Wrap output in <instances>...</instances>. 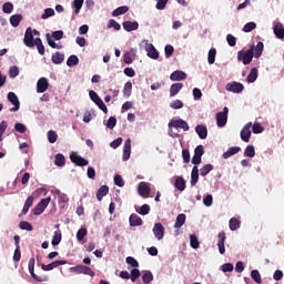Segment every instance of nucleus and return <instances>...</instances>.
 Instances as JSON below:
<instances>
[{
	"instance_id": "4",
	"label": "nucleus",
	"mask_w": 284,
	"mask_h": 284,
	"mask_svg": "<svg viewBox=\"0 0 284 284\" xmlns=\"http://www.w3.org/2000/svg\"><path fill=\"white\" fill-rule=\"evenodd\" d=\"M34 263H36L34 257H31L29 260V263H28L29 272H30L32 278L34 281H37L38 283H43V282L48 281V276H45V275H37L34 273Z\"/></svg>"
},
{
	"instance_id": "17",
	"label": "nucleus",
	"mask_w": 284,
	"mask_h": 284,
	"mask_svg": "<svg viewBox=\"0 0 284 284\" xmlns=\"http://www.w3.org/2000/svg\"><path fill=\"white\" fill-rule=\"evenodd\" d=\"M150 192H152V189H150V185L148 183L142 182L139 185V194L140 196H143V199H148L150 196Z\"/></svg>"
},
{
	"instance_id": "24",
	"label": "nucleus",
	"mask_w": 284,
	"mask_h": 284,
	"mask_svg": "<svg viewBox=\"0 0 284 284\" xmlns=\"http://www.w3.org/2000/svg\"><path fill=\"white\" fill-rule=\"evenodd\" d=\"M110 192V187L108 185H102L97 192V199L98 201H103V196H108V193Z\"/></svg>"
},
{
	"instance_id": "23",
	"label": "nucleus",
	"mask_w": 284,
	"mask_h": 284,
	"mask_svg": "<svg viewBox=\"0 0 284 284\" xmlns=\"http://www.w3.org/2000/svg\"><path fill=\"white\" fill-rule=\"evenodd\" d=\"M195 132L200 139H207V126L199 124L195 126Z\"/></svg>"
},
{
	"instance_id": "11",
	"label": "nucleus",
	"mask_w": 284,
	"mask_h": 284,
	"mask_svg": "<svg viewBox=\"0 0 284 284\" xmlns=\"http://www.w3.org/2000/svg\"><path fill=\"white\" fill-rule=\"evenodd\" d=\"M70 160L72 163H74V165H78L79 168H85V165H89L90 162H88V160H85V158L77 154V153H72L70 155Z\"/></svg>"
},
{
	"instance_id": "58",
	"label": "nucleus",
	"mask_w": 284,
	"mask_h": 284,
	"mask_svg": "<svg viewBox=\"0 0 284 284\" xmlns=\"http://www.w3.org/2000/svg\"><path fill=\"white\" fill-rule=\"evenodd\" d=\"M252 130L253 134H262V132H264L265 129L261 124L254 123Z\"/></svg>"
},
{
	"instance_id": "33",
	"label": "nucleus",
	"mask_w": 284,
	"mask_h": 284,
	"mask_svg": "<svg viewBox=\"0 0 284 284\" xmlns=\"http://www.w3.org/2000/svg\"><path fill=\"white\" fill-rule=\"evenodd\" d=\"M23 21V16L21 14H14L10 17V23L13 28H18L19 23Z\"/></svg>"
},
{
	"instance_id": "52",
	"label": "nucleus",
	"mask_w": 284,
	"mask_h": 284,
	"mask_svg": "<svg viewBox=\"0 0 284 284\" xmlns=\"http://www.w3.org/2000/svg\"><path fill=\"white\" fill-rule=\"evenodd\" d=\"M123 94H124V97H131V94H132V82H126L125 84H124V89H123Z\"/></svg>"
},
{
	"instance_id": "51",
	"label": "nucleus",
	"mask_w": 284,
	"mask_h": 284,
	"mask_svg": "<svg viewBox=\"0 0 284 284\" xmlns=\"http://www.w3.org/2000/svg\"><path fill=\"white\" fill-rule=\"evenodd\" d=\"M141 276V271H139V268H133L131 271V275L130 278L132 281V283H136V280Z\"/></svg>"
},
{
	"instance_id": "57",
	"label": "nucleus",
	"mask_w": 284,
	"mask_h": 284,
	"mask_svg": "<svg viewBox=\"0 0 284 284\" xmlns=\"http://www.w3.org/2000/svg\"><path fill=\"white\" fill-rule=\"evenodd\" d=\"M115 126H116V118L110 116L108 122H106V128L109 130H114Z\"/></svg>"
},
{
	"instance_id": "8",
	"label": "nucleus",
	"mask_w": 284,
	"mask_h": 284,
	"mask_svg": "<svg viewBox=\"0 0 284 284\" xmlns=\"http://www.w3.org/2000/svg\"><path fill=\"white\" fill-rule=\"evenodd\" d=\"M24 45L27 48H34V43H37V39H34V34L32 33V28H27L23 39Z\"/></svg>"
},
{
	"instance_id": "35",
	"label": "nucleus",
	"mask_w": 284,
	"mask_h": 284,
	"mask_svg": "<svg viewBox=\"0 0 284 284\" xmlns=\"http://www.w3.org/2000/svg\"><path fill=\"white\" fill-rule=\"evenodd\" d=\"M244 156H248V159H254L256 156V150L254 149V145H247L244 150Z\"/></svg>"
},
{
	"instance_id": "53",
	"label": "nucleus",
	"mask_w": 284,
	"mask_h": 284,
	"mask_svg": "<svg viewBox=\"0 0 284 284\" xmlns=\"http://www.w3.org/2000/svg\"><path fill=\"white\" fill-rule=\"evenodd\" d=\"M34 216H40V214H43L45 212V207L41 206V204H37L34 209L32 210Z\"/></svg>"
},
{
	"instance_id": "46",
	"label": "nucleus",
	"mask_w": 284,
	"mask_h": 284,
	"mask_svg": "<svg viewBox=\"0 0 284 284\" xmlns=\"http://www.w3.org/2000/svg\"><path fill=\"white\" fill-rule=\"evenodd\" d=\"M57 139H59V134H57L55 131L50 130L48 132V141H49V143H57Z\"/></svg>"
},
{
	"instance_id": "42",
	"label": "nucleus",
	"mask_w": 284,
	"mask_h": 284,
	"mask_svg": "<svg viewBox=\"0 0 284 284\" xmlns=\"http://www.w3.org/2000/svg\"><path fill=\"white\" fill-rule=\"evenodd\" d=\"M251 277L253 278L254 282H256L257 284L263 283V278L261 277V273L258 272V270H253L251 272Z\"/></svg>"
},
{
	"instance_id": "20",
	"label": "nucleus",
	"mask_w": 284,
	"mask_h": 284,
	"mask_svg": "<svg viewBox=\"0 0 284 284\" xmlns=\"http://www.w3.org/2000/svg\"><path fill=\"white\" fill-rule=\"evenodd\" d=\"M145 51L148 57H150V59H154V60L159 59V51L156 50V48H154V44L152 43L146 44Z\"/></svg>"
},
{
	"instance_id": "10",
	"label": "nucleus",
	"mask_w": 284,
	"mask_h": 284,
	"mask_svg": "<svg viewBox=\"0 0 284 284\" xmlns=\"http://www.w3.org/2000/svg\"><path fill=\"white\" fill-rule=\"evenodd\" d=\"M169 128H176V129H181L184 132L190 131V125L187 124V122L183 119H179V120H173L171 122H169Z\"/></svg>"
},
{
	"instance_id": "43",
	"label": "nucleus",
	"mask_w": 284,
	"mask_h": 284,
	"mask_svg": "<svg viewBox=\"0 0 284 284\" xmlns=\"http://www.w3.org/2000/svg\"><path fill=\"white\" fill-rule=\"evenodd\" d=\"M12 10H14V4H12V2H6L2 6V11L4 14H12Z\"/></svg>"
},
{
	"instance_id": "9",
	"label": "nucleus",
	"mask_w": 284,
	"mask_h": 284,
	"mask_svg": "<svg viewBox=\"0 0 284 284\" xmlns=\"http://www.w3.org/2000/svg\"><path fill=\"white\" fill-rule=\"evenodd\" d=\"M252 122H248L244 125V128L241 130L240 136L244 143H250V139L252 136Z\"/></svg>"
},
{
	"instance_id": "56",
	"label": "nucleus",
	"mask_w": 284,
	"mask_h": 284,
	"mask_svg": "<svg viewBox=\"0 0 284 284\" xmlns=\"http://www.w3.org/2000/svg\"><path fill=\"white\" fill-rule=\"evenodd\" d=\"M170 106L172 108V110H181L183 108V101L174 100L173 102H171Z\"/></svg>"
},
{
	"instance_id": "3",
	"label": "nucleus",
	"mask_w": 284,
	"mask_h": 284,
	"mask_svg": "<svg viewBox=\"0 0 284 284\" xmlns=\"http://www.w3.org/2000/svg\"><path fill=\"white\" fill-rule=\"evenodd\" d=\"M89 95L91 101H93V103H95V105H98V108L102 110L104 114H108V106L105 105L103 100L99 97V94L95 91H90Z\"/></svg>"
},
{
	"instance_id": "59",
	"label": "nucleus",
	"mask_w": 284,
	"mask_h": 284,
	"mask_svg": "<svg viewBox=\"0 0 284 284\" xmlns=\"http://www.w3.org/2000/svg\"><path fill=\"white\" fill-rule=\"evenodd\" d=\"M114 185H118V187H123L125 185V181H123V178L119 174L114 176Z\"/></svg>"
},
{
	"instance_id": "50",
	"label": "nucleus",
	"mask_w": 284,
	"mask_h": 284,
	"mask_svg": "<svg viewBox=\"0 0 284 284\" xmlns=\"http://www.w3.org/2000/svg\"><path fill=\"white\" fill-rule=\"evenodd\" d=\"M85 236H88V229H80L78 232H77V240L79 242L83 241V239H85Z\"/></svg>"
},
{
	"instance_id": "6",
	"label": "nucleus",
	"mask_w": 284,
	"mask_h": 284,
	"mask_svg": "<svg viewBox=\"0 0 284 284\" xmlns=\"http://www.w3.org/2000/svg\"><path fill=\"white\" fill-rule=\"evenodd\" d=\"M7 99L9 103L14 105L13 108L9 109V112H19V109L21 108V102L19 101V97H17V93L9 92Z\"/></svg>"
},
{
	"instance_id": "37",
	"label": "nucleus",
	"mask_w": 284,
	"mask_h": 284,
	"mask_svg": "<svg viewBox=\"0 0 284 284\" xmlns=\"http://www.w3.org/2000/svg\"><path fill=\"white\" fill-rule=\"evenodd\" d=\"M54 163L58 168H63V165H65V155L58 153Z\"/></svg>"
},
{
	"instance_id": "26",
	"label": "nucleus",
	"mask_w": 284,
	"mask_h": 284,
	"mask_svg": "<svg viewBox=\"0 0 284 284\" xmlns=\"http://www.w3.org/2000/svg\"><path fill=\"white\" fill-rule=\"evenodd\" d=\"M257 79H258V69L252 68L246 78V81H247V83H254V81H256Z\"/></svg>"
},
{
	"instance_id": "63",
	"label": "nucleus",
	"mask_w": 284,
	"mask_h": 284,
	"mask_svg": "<svg viewBox=\"0 0 284 284\" xmlns=\"http://www.w3.org/2000/svg\"><path fill=\"white\" fill-rule=\"evenodd\" d=\"M226 41L231 48H234V45H236V37L232 36V34L226 36Z\"/></svg>"
},
{
	"instance_id": "19",
	"label": "nucleus",
	"mask_w": 284,
	"mask_h": 284,
	"mask_svg": "<svg viewBox=\"0 0 284 284\" xmlns=\"http://www.w3.org/2000/svg\"><path fill=\"white\" fill-rule=\"evenodd\" d=\"M33 204H34V196L30 195L24 202L23 209L21 211V216H26V214L30 212V207H32Z\"/></svg>"
},
{
	"instance_id": "39",
	"label": "nucleus",
	"mask_w": 284,
	"mask_h": 284,
	"mask_svg": "<svg viewBox=\"0 0 284 284\" xmlns=\"http://www.w3.org/2000/svg\"><path fill=\"white\" fill-rule=\"evenodd\" d=\"M37 45L39 54H45V47L43 45V41L41 38H36L34 47Z\"/></svg>"
},
{
	"instance_id": "25",
	"label": "nucleus",
	"mask_w": 284,
	"mask_h": 284,
	"mask_svg": "<svg viewBox=\"0 0 284 284\" xmlns=\"http://www.w3.org/2000/svg\"><path fill=\"white\" fill-rule=\"evenodd\" d=\"M199 183V166H193L191 172V187Z\"/></svg>"
},
{
	"instance_id": "16",
	"label": "nucleus",
	"mask_w": 284,
	"mask_h": 284,
	"mask_svg": "<svg viewBox=\"0 0 284 284\" xmlns=\"http://www.w3.org/2000/svg\"><path fill=\"white\" fill-rule=\"evenodd\" d=\"M185 79H187V73L181 70H175L170 75L171 81H185Z\"/></svg>"
},
{
	"instance_id": "60",
	"label": "nucleus",
	"mask_w": 284,
	"mask_h": 284,
	"mask_svg": "<svg viewBox=\"0 0 284 284\" xmlns=\"http://www.w3.org/2000/svg\"><path fill=\"white\" fill-rule=\"evenodd\" d=\"M252 30H256L255 22H248L243 27V32H252Z\"/></svg>"
},
{
	"instance_id": "29",
	"label": "nucleus",
	"mask_w": 284,
	"mask_h": 284,
	"mask_svg": "<svg viewBox=\"0 0 284 284\" xmlns=\"http://www.w3.org/2000/svg\"><path fill=\"white\" fill-rule=\"evenodd\" d=\"M130 11V8L128 6L118 7L112 11V17H121V14H125Z\"/></svg>"
},
{
	"instance_id": "7",
	"label": "nucleus",
	"mask_w": 284,
	"mask_h": 284,
	"mask_svg": "<svg viewBox=\"0 0 284 284\" xmlns=\"http://www.w3.org/2000/svg\"><path fill=\"white\" fill-rule=\"evenodd\" d=\"M225 90L227 92H233V94H241L243 90H245V87L241 82H230L225 85Z\"/></svg>"
},
{
	"instance_id": "62",
	"label": "nucleus",
	"mask_w": 284,
	"mask_h": 284,
	"mask_svg": "<svg viewBox=\"0 0 284 284\" xmlns=\"http://www.w3.org/2000/svg\"><path fill=\"white\" fill-rule=\"evenodd\" d=\"M128 265H131V267H139V261L132 256L126 257Z\"/></svg>"
},
{
	"instance_id": "48",
	"label": "nucleus",
	"mask_w": 284,
	"mask_h": 284,
	"mask_svg": "<svg viewBox=\"0 0 284 284\" xmlns=\"http://www.w3.org/2000/svg\"><path fill=\"white\" fill-rule=\"evenodd\" d=\"M20 230H27V232H32V224L28 221H21L19 224Z\"/></svg>"
},
{
	"instance_id": "18",
	"label": "nucleus",
	"mask_w": 284,
	"mask_h": 284,
	"mask_svg": "<svg viewBox=\"0 0 284 284\" xmlns=\"http://www.w3.org/2000/svg\"><path fill=\"white\" fill-rule=\"evenodd\" d=\"M129 223L131 227H141V225H143V220L141 219V216L132 213L129 217Z\"/></svg>"
},
{
	"instance_id": "27",
	"label": "nucleus",
	"mask_w": 284,
	"mask_h": 284,
	"mask_svg": "<svg viewBox=\"0 0 284 284\" xmlns=\"http://www.w3.org/2000/svg\"><path fill=\"white\" fill-rule=\"evenodd\" d=\"M239 152H241V146H232L223 153V159H230V156H234V154H239Z\"/></svg>"
},
{
	"instance_id": "14",
	"label": "nucleus",
	"mask_w": 284,
	"mask_h": 284,
	"mask_svg": "<svg viewBox=\"0 0 284 284\" xmlns=\"http://www.w3.org/2000/svg\"><path fill=\"white\" fill-rule=\"evenodd\" d=\"M131 154H132V141L130 139H128L124 142L122 160L123 161H129Z\"/></svg>"
},
{
	"instance_id": "54",
	"label": "nucleus",
	"mask_w": 284,
	"mask_h": 284,
	"mask_svg": "<svg viewBox=\"0 0 284 284\" xmlns=\"http://www.w3.org/2000/svg\"><path fill=\"white\" fill-rule=\"evenodd\" d=\"M50 17H54V9L47 8L44 9V14L41 16V19H50Z\"/></svg>"
},
{
	"instance_id": "21",
	"label": "nucleus",
	"mask_w": 284,
	"mask_h": 284,
	"mask_svg": "<svg viewBox=\"0 0 284 284\" xmlns=\"http://www.w3.org/2000/svg\"><path fill=\"white\" fill-rule=\"evenodd\" d=\"M122 28L126 31V32H133V30H139V22L134 21H124L122 23Z\"/></svg>"
},
{
	"instance_id": "36",
	"label": "nucleus",
	"mask_w": 284,
	"mask_h": 284,
	"mask_svg": "<svg viewBox=\"0 0 284 284\" xmlns=\"http://www.w3.org/2000/svg\"><path fill=\"white\" fill-rule=\"evenodd\" d=\"M212 170H214V165L205 164L203 168L200 169L201 176H207Z\"/></svg>"
},
{
	"instance_id": "2",
	"label": "nucleus",
	"mask_w": 284,
	"mask_h": 284,
	"mask_svg": "<svg viewBox=\"0 0 284 284\" xmlns=\"http://www.w3.org/2000/svg\"><path fill=\"white\" fill-rule=\"evenodd\" d=\"M69 272H71L72 274H84L85 276H91L92 278H94L95 276L94 271L90 268V266L85 265L72 266L69 268Z\"/></svg>"
},
{
	"instance_id": "47",
	"label": "nucleus",
	"mask_w": 284,
	"mask_h": 284,
	"mask_svg": "<svg viewBox=\"0 0 284 284\" xmlns=\"http://www.w3.org/2000/svg\"><path fill=\"white\" fill-rule=\"evenodd\" d=\"M83 1L84 0H74L73 1L74 14H79V12H81V8H83Z\"/></svg>"
},
{
	"instance_id": "5",
	"label": "nucleus",
	"mask_w": 284,
	"mask_h": 284,
	"mask_svg": "<svg viewBox=\"0 0 284 284\" xmlns=\"http://www.w3.org/2000/svg\"><path fill=\"white\" fill-rule=\"evenodd\" d=\"M230 112V109L227 106H224L222 112H219L216 114V125L217 128H225L227 125V113Z\"/></svg>"
},
{
	"instance_id": "28",
	"label": "nucleus",
	"mask_w": 284,
	"mask_h": 284,
	"mask_svg": "<svg viewBox=\"0 0 284 284\" xmlns=\"http://www.w3.org/2000/svg\"><path fill=\"white\" fill-rule=\"evenodd\" d=\"M229 227L231 232H236L241 227V221L236 217H232L229 222Z\"/></svg>"
},
{
	"instance_id": "49",
	"label": "nucleus",
	"mask_w": 284,
	"mask_h": 284,
	"mask_svg": "<svg viewBox=\"0 0 284 284\" xmlns=\"http://www.w3.org/2000/svg\"><path fill=\"white\" fill-rule=\"evenodd\" d=\"M138 214H141V216H148L150 214V205L149 204H143L139 211H136Z\"/></svg>"
},
{
	"instance_id": "38",
	"label": "nucleus",
	"mask_w": 284,
	"mask_h": 284,
	"mask_svg": "<svg viewBox=\"0 0 284 284\" xmlns=\"http://www.w3.org/2000/svg\"><path fill=\"white\" fill-rule=\"evenodd\" d=\"M207 61H209L210 65H214V63L216 61V49H214V48L210 49V51L207 53Z\"/></svg>"
},
{
	"instance_id": "34",
	"label": "nucleus",
	"mask_w": 284,
	"mask_h": 284,
	"mask_svg": "<svg viewBox=\"0 0 284 284\" xmlns=\"http://www.w3.org/2000/svg\"><path fill=\"white\" fill-rule=\"evenodd\" d=\"M274 34L277 39H284V28L281 23L275 24Z\"/></svg>"
},
{
	"instance_id": "44",
	"label": "nucleus",
	"mask_w": 284,
	"mask_h": 284,
	"mask_svg": "<svg viewBox=\"0 0 284 284\" xmlns=\"http://www.w3.org/2000/svg\"><path fill=\"white\" fill-rule=\"evenodd\" d=\"M45 39H47L48 45H50V48H53L55 50H61V45H58L57 42L52 41V36H50V33L45 34Z\"/></svg>"
},
{
	"instance_id": "61",
	"label": "nucleus",
	"mask_w": 284,
	"mask_h": 284,
	"mask_svg": "<svg viewBox=\"0 0 284 284\" xmlns=\"http://www.w3.org/2000/svg\"><path fill=\"white\" fill-rule=\"evenodd\" d=\"M51 243H52L53 246L59 245V243H61V233L54 232V235L52 237V242Z\"/></svg>"
},
{
	"instance_id": "15",
	"label": "nucleus",
	"mask_w": 284,
	"mask_h": 284,
	"mask_svg": "<svg viewBox=\"0 0 284 284\" xmlns=\"http://www.w3.org/2000/svg\"><path fill=\"white\" fill-rule=\"evenodd\" d=\"M225 231L220 232L217 235V247L220 254H225Z\"/></svg>"
},
{
	"instance_id": "31",
	"label": "nucleus",
	"mask_w": 284,
	"mask_h": 284,
	"mask_svg": "<svg viewBox=\"0 0 284 284\" xmlns=\"http://www.w3.org/2000/svg\"><path fill=\"white\" fill-rule=\"evenodd\" d=\"M174 185L176 190H179L180 192H183L185 190V179H183V176H178L175 179Z\"/></svg>"
},
{
	"instance_id": "64",
	"label": "nucleus",
	"mask_w": 284,
	"mask_h": 284,
	"mask_svg": "<svg viewBox=\"0 0 284 284\" xmlns=\"http://www.w3.org/2000/svg\"><path fill=\"white\" fill-rule=\"evenodd\" d=\"M182 159L184 163H190V150L187 149L182 150Z\"/></svg>"
},
{
	"instance_id": "32",
	"label": "nucleus",
	"mask_w": 284,
	"mask_h": 284,
	"mask_svg": "<svg viewBox=\"0 0 284 284\" xmlns=\"http://www.w3.org/2000/svg\"><path fill=\"white\" fill-rule=\"evenodd\" d=\"M185 214L181 213L176 216V221L174 224L175 230H179L180 227H183V225H185Z\"/></svg>"
},
{
	"instance_id": "30",
	"label": "nucleus",
	"mask_w": 284,
	"mask_h": 284,
	"mask_svg": "<svg viewBox=\"0 0 284 284\" xmlns=\"http://www.w3.org/2000/svg\"><path fill=\"white\" fill-rule=\"evenodd\" d=\"M183 90V83H174L170 88V97H176L179 92Z\"/></svg>"
},
{
	"instance_id": "22",
	"label": "nucleus",
	"mask_w": 284,
	"mask_h": 284,
	"mask_svg": "<svg viewBox=\"0 0 284 284\" xmlns=\"http://www.w3.org/2000/svg\"><path fill=\"white\" fill-rule=\"evenodd\" d=\"M51 61L55 65H61V63H63V61H65V55L63 53L57 51L55 53L52 54Z\"/></svg>"
},
{
	"instance_id": "13",
	"label": "nucleus",
	"mask_w": 284,
	"mask_h": 284,
	"mask_svg": "<svg viewBox=\"0 0 284 284\" xmlns=\"http://www.w3.org/2000/svg\"><path fill=\"white\" fill-rule=\"evenodd\" d=\"M50 88V82H48L47 78H40L37 82V92L38 94H43V92L48 91Z\"/></svg>"
},
{
	"instance_id": "40",
	"label": "nucleus",
	"mask_w": 284,
	"mask_h": 284,
	"mask_svg": "<svg viewBox=\"0 0 284 284\" xmlns=\"http://www.w3.org/2000/svg\"><path fill=\"white\" fill-rule=\"evenodd\" d=\"M142 281L144 284H150L151 281H154V275L150 271H145L142 275Z\"/></svg>"
},
{
	"instance_id": "45",
	"label": "nucleus",
	"mask_w": 284,
	"mask_h": 284,
	"mask_svg": "<svg viewBox=\"0 0 284 284\" xmlns=\"http://www.w3.org/2000/svg\"><path fill=\"white\" fill-rule=\"evenodd\" d=\"M190 244L193 250H199L200 243L199 237H196L194 234L190 235Z\"/></svg>"
},
{
	"instance_id": "1",
	"label": "nucleus",
	"mask_w": 284,
	"mask_h": 284,
	"mask_svg": "<svg viewBox=\"0 0 284 284\" xmlns=\"http://www.w3.org/2000/svg\"><path fill=\"white\" fill-rule=\"evenodd\" d=\"M263 48L265 45L262 41L257 42L256 45L252 44L248 50H241L237 52V61L243 63V65H250V63L253 61L254 57L255 59H261V55L263 54Z\"/></svg>"
},
{
	"instance_id": "12",
	"label": "nucleus",
	"mask_w": 284,
	"mask_h": 284,
	"mask_svg": "<svg viewBox=\"0 0 284 284\" xmlns=\"http://www.w3.org/2000/svg\"><path fill=\"white\" fill-rule=\"evenodd\" d=\"M153 234L158 241H163L165 236V226L162 223H155L153 226Z\"/></svg>"
},
{
	"instance_id": "55",
	"label": "nucleus",
	"mask_w": 284,
	"mask_h": 284,
	"mask_svg": "<svg viewBox=\"0 0 284 284\" xmlns=\"http://www.w3.org/2000/svg\"><path fill=\"white\" fill-rule=\"evenodd\" d=\"M164 53L166 59H170V57L174 54V47H172L171 44H166L164 48Z\"/></svg>"
},
{
	"instance_id": "41",
	"label": "nucleus",
	"mask_w": 284,
	"mask_h": 284,
	"mask_svg": "<svg viewBox=\"0 0 284 284\" xmlns=\"http://www.w3.org/2000/svg\"><path fill=\"white\" fill-rule=\"evenodd\" d=\"M67 65L69 68H73V65H79V57H77L75 54L70 55L67 60Z\"/></svg>"
}]
</instances>
